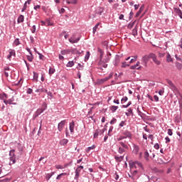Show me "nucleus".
<instances>
[{
    "mask_svg": "<svg viewBox=\"0 0 182 182\" xmlns=\"http://www.w3.org/2000/svg\"><path fill=\"white\" fill-rule=\"evenodd\" d=\"M126 66H130V65L127 64V62H123L122 63V68H126Z\"/></svg>",
    "mask_w": 182,
    "mask_h": 182,
    "instance_id": "nucleus-47",
    "label": "nucleus"
},
{
    "mask_svg": "<svg viewBox=\"0 0 182 182\" xmlns=\"http://www.w3.org/2000/svg\"><path fill=\"white\" fill-rule=\"evenodd\" d=\"M43 112H45V109L43 108L38 109L36 112V114L38 116H39V114L43 113Z\"/></svg>",
    "mask_w": 182,
    "mask_h": 182,
    "instance_id": "nucleus-31",
    "label": "nucleus"
},
{
    "mask_svg": "<svg viewBox=\"0 0 182 182\" xmlns=\"http://www.w3.org/2000/svg\"><path fill=\"white\" fill-rule=\"evenodd\" d=\"M95 145H92V146H89L87 149V152L89 153V151H90V150H95Z\"/></svg>",
    "mask_w": 182,
    "mask_h": 182,
    "instance_id": "nucleus-40",
    "label": "nucleus"
},
{
    "mask_svg": "<svg viewBox=\"0 0 182 182\" xmlns=\"http://www.w3.org/2000/svg\"><path fill=\"white\" fill-rule=\"evenodd\" d=\"M166 82H167L169 87L173 84V82L170 80H166Z\"/></svg>",
    "mask_w": 182,
    "mask_h": 182,
    "instance_id": "nucleus-52",
    "label": "nucleus"
},
{
    "mask_svg": "<svg viewBox=\"0 0 182 182\" xmlns=\"http://www.w3.org/2000/svg\"><path fill=\"white\" fill-rule=\"evenodd\" d=\"M80 39L79 38H74L73 37H71L70 38H69V42H70V43H77L79 42Z\"/></svg>",
    "mask_w": 182,
    "mask_h": 182,
    "instance_id": "nucleus-14",
    "label": "nucleus"
},
{
    "mask_svg": "<svg viewBox=\"0 0 182 182\" xmlns=\"http://www.w3.org/2000/svg\"><path fill=\"white\" fill-rule=\"evenodd\" d=\"M123 139H125L124 136H119V138L117 139L118 141H120V140H123Z\"/></svg>",
    "mask_w": 182,
    "mask_h": 182,
    "instance_id": "nucleus-62",
    "label": "nucleus"
},
{
    "mask_svg": "<svg viewBox=\"0 0 182 182\" xmlns=\"http://www.w3.org/2000/svg\"><path fill=\"white\" fill-rule=\"evenodd\" d=\"M100 25V23H97L95 25V26L93 27V28H92V30H93V31H92L93 33H96V31H97V28H99Z\"/></svg>",
    "mask_w": 182,
    "mask_h": 182,
    "instance_id": "nucleus-25",
    "label": "nucleus"
},
{
    "mask_svg": "<svg viewBox=\"0 0 182 182\" xmlns=\"http://www.w3.org/2000/svg\"><path fill=\"white\" fill-rule=\"evenodd\" d=\"M134 65H135V68H139L140 67V62L138 61Z\"/></svg>",
    "mask_w": 182,
    "mask_h": 182,
    "instance_id": "nucleus-64",
    "label": "nucleus"
},
{
    "mask_svg": "<svg viewBox=\"0 0 182 182\" xmlns=\"http://www.w3.org/2000/svg\"><path fill=\"white\" fill-rule=\"evenodd\" d=\"M118 152L119 153V154H123V153H124V149L119 147Z\"/></svg>",
    "mask_w": 182,
    "mask_h": 182,
    "instance_id": "nucleus-39",
    "label": "nucleus"
},
{
    "mask_svg": "<svg viewBox=\"0 0 182 182\" xmlns=\"http://www.w3.org/2000/svg\"><path fill=\"white\" fill-rule=\"evenodd\" d=\"M131 173L132 174V177H136V176H137V173H139V170L134 169V170L131 171Z\"/></svg>",
    "mask_w": 182,
    "mask_h": 182,
    "instance_id": "nucleus-23",
    "label": "nucleus"
},
{
    "mask_svg": "<svg viewBox=\"0 0 182 182\" xmlns=\"http://www.w3.org/2000/svg\"><path fill=\"white\" fill-rule=\"evenodd\" d=\"M170 89H171V90H173V92H178V90L177 89V87H176V85L173 84H172L171 85V87H169Z\"/></svg>",
    "mask_w": 182,
    "mask_h": 182,
    "instance_id": "nucleus-21",
    "label": "nucleus"
},
{
    "mask_svg": "<svg viewBox=\"0 0 182 182\" xmlns=\"http://www.w3.org/2000/svg\"><path fill=\"white\" fill-rule=\"evenodd\" d=\"M130 170H136V168H143V165L139 161L130 162L129 163Z\"/></svg>",
    "mask_w": 182,
    "mask_h": 182,
    "instance_id": "nucleus-3",
    "label": "nucleus"
},
{
    "mask_svg": "<svg viewBox=\"0 0 182 182\" xmlns=\"http://www.w3.org/2000/svg\"><path fill=\"white\" fill-rule=\"evenodd\" d=\"M14 45L15 46H18V45H20L21 43L19 42V40L18 38H16L15 41H14Z\"/></svg>",
    "mask_w": 182,
    "mask_h": 182,
    "instance_id": "nucleus-42",
    "label": "nucleus"
},
{
    "mask_svg": "<svg viewBox=\"0 0 182 182\" xmlns=\"http://www.w3.org/2000/svg\"><path fill=\"white\" fill-rule=\"evenodd\" d=\"M103 11H104L103 8L100 7L98 8V11H97V14L98 15H102V14H103Z\"/></svg>",
    "mask_w": 182,
    "mask_h": 182,
    "instance_id": "nucleus-33",
    "label": "nucleus"
},
{
    "mask_svg": "<svg viewBox=\"0 0 182 182\" xmlns=\"http://www.w3.org/2000/svg\"><path fill=\"white\" fill-rule=\"evenodd\" d=\"M89 58H90V52L87 51L85 56V60H89Z\"/></svg>",
    "mask_w": 182,
    "mask_h": 182,
    "instance_id": "nucleus-34",
    "label": "nucleus"
},
{
    "mask_svg": "<svg viewBox=\"0 0 182 182\" xmlns=\"http://www.w3.org/2000/svg\"><path fill=\"white\" fill-rule=\"evenodd\" d=\"M67 68H72L73 66H75V62L74 61H69L67 65Z\"/></svg>",
    "mask_w": 182,
    "mask_h": 182,
    "instance_id": "nucleus-22",
    "label": "nucleus"
},
{
    "mask_svg": "<svg viewBox=\"0 0 182 182\" xmlns=\"http://www.w3.org/2000/svg\"><path fill=\"white\" fill-rule=\"evenodd\" d=\"M48 107V105L46 103H43L42 105V109H43L44 110H46V108Z\"/></svg>",
    "mask_w": 182,
    "mask_h": 182,
    "instance_id": "nucleus-53",
    "label": "nucleus"
},
{
    "mask_svg": "<svg viewBox=\"0 0 182 182\" xmlns=\"http://www.w3.org/2000/svg\"><path fill=\"white\" fill-rule=\"evenodd\" d=\"M32 33H35L36 32V26H33L31 29Z\"/></svg>",
    "mask_w": 182,
    "mask_h": 182,
    "instance_id": "nucleus-51",
    "label": "nucleus"
},
{
    "mask_svg": "<svg viewBox=\"0 0 182 182\" xmlns=\"http://www.w3.org/2000/svg\"><path fill=\"white\" fill-rule=\"evenodd\" d=\"M68 143H69V140H68L67 139H63L60 141V146H66L68 144Z\"/></svg>",
    "mask_w": 182,
    "mask_h": 182,
    "instance_id": "nucleus-11",
    "label": "nucleus"
},
{
    "mask_svg": "<svg viewBox=\"0 0 182 182\" xmlns=\"http://www.w3.org/2000/svg\"><path fill=\"white\" fill-rule=\"evenodd\" d=\"M133 26H134V21L132 22V23H129L128 24V28H129V29H132V28H133Z\"/></svg>",
    "mask_w": 182,
    "mask_h": 182,
    "instance_id": "nucleus-43",
    "label": "nucleus"
},
{
    "mask_svg": "<svg viewBox=\"0 0 182 182\" xmlns=\"http://www.w3.org/2000/svg\"><path fill=\"white\" fill-rule=\"evenodd\" d=\"M158 55H159V58H164V56H166V53H159Z\"/></svg>",
    "mask_w": 182,
    "mask_h": 182,
    "instance_id": "nucleus-45",
    "label": "nucleus"
},
{
    "mask_svg": "<svg viewBox=\"0 0 182 182\" xmlns=\"http://www.w3.org/2000/svg\"><path fill=\"white\" fill-rule=\"evenodd\" d=\"M14 102H15V99L12 97L9 100H4V103H5V105H16V103H14Z\"/></svg>",
    "mask_w": 182,
    "mask_h": 182,
    "instance_id": "nucleus-6",
    "label": "nucleus"
},
{
    "mask_svg": "<svg viewBox=\"0 0 182 182\" xmlns=\"http://www.w3.org/2000/svg\"><path fill=\"white\" fill-rule=\"evenodd\" d=\"M9 72H11L9 67H6L4 69V75L6 77H8L9 76Z\"/></svg>",
    "mask_w": 182,
    "mask_h": 182,
    "instance_id": "nucleus-15",
    "label": "nucleus"
},
{
    "mask_svg": "<svg viewBox=\"0 0 182 182\" xmlns=\"http://www.w3.org/2000/svg\"><path fill=\"white\" fill-rule=\"evenodd\" d=\"M65 167L62 166L61 165H55V168H57L58 170H60L64 168Z\"/></svg>",
    "mask_w": 182,
    "mask_h": 182,
    "instance_id": "nucleus-50",
    "label": "nucleus"
},
{
    "mask_svg": "<svg viewBox=\"0 0 182 182\" xmlns=\"http://www.w3.org/2000/svg\"><path fill=\"white\" fill-rule=\"evenodd\" d=\"M166 61L168 63L173 62V58H171V55H170V53H167Z\"/></svg>",
    "mask_w": 182,
    "mask_h": 182,
    "instance_id": "nucleus-12",
    "label": "nucleus"
},
{
    "mask_svg": "<svg viewBox=\"0 0 182 182\" xmlns=\"http://www.w3.org/2000/svg\"><path fill=\"white\" fill-rule=\"evenodd\" d=\"M52 25H53V23H51L50 21L49 20L46 21V26H52Z\"/></svg>",
    "mask_w": 182,
    "mask_h": 182,
    "instance_id": "nucleus-37",
    "label": "nucleus"
},
{
    "mask_svg": "<svg viewBox=\"0 0 182 182\" xmlns=\"http://www.w3.org/2000/svg\"><path fill=\"white\" fill-rule=\"evenodd\" d=\"M25 16H23V15H20L17 20L18 23H21L22 22H23Z\"/></svg>",
    "mask_w": 182,
    "mask_h": 182,
    "instance_id": "nucleus-16",
    "label": "nucleus"
},
{
    "mask_svg": "<svg viewBox=\"0 0 182 182\" xmlns=\"http://www.w3.org/2000/svg\"><path fill=\"white\" fill-rule=\"evenodd\" d=\"M70 133H73L75 132V122L72 121L70 124Z\"/></svg>",
    "mask_w": 182,
    "mask_h": 182,
    "instance_id": "nucleus-9",
    "label": "nucleus"
},
{
    "mask_svg": "<svg viewBox=\"0 0 182 182\" xmlns=\"http://www.w3.org/2000/svg\"><path fill=\"white\" fill-rule=\"evenodd\" d=\"M70 4H72L73 5H76V4H77V0H70Z\"/></svg>",
    "mask_w": 182,
    "mask_h": 182,
    "instance_id": "nucleus-48",
    "label": "nucleus"
},
{
    "mask_svg": "<svg viewBox=\"0 0 182 182\" xmlns=\"http://www.w3.org/2000/svg\"><path fill=\"white\" fill-rule=\"evenodd\" d=\"M150 59H152L155 65H157L158 66L161 65V61L157 58V55H156L154 53H150L148 55H144L141 58V60L144 62V63H145V66H147V63L150 60Z\"/></svg>",
    "mask_w": 182,
    "mask_h": 182,
    "instance_id": "nucleus-1",
    "label": "nucleus"
},
{
    "mask_svg": "<svg viewBox=\"0 0 182 182\" xmlns=\"http://www.w3.org/2000/svg\"><path fill=\"white\" fill-rule=\"evenodd\" d=\"M0 99L1 100H4V102L5 100H6V99H8V95L5 93L0 94Z\"/></svg>",
    "mask_w": 182,
    "mask_h": 182,
    "instance_id": "nucleus-18",
    "label": "nucleus"
},
{
    "mask_svg": "<svg viewBox=\"0 0 182 182\" xmlns=\"http://www.w3.org/2000/svg\"><path fill=\"white\" fill-rule=\"evenodd\" d=\"M154 149H156V150H159L160 149V145H159V144H155Z\"/></svg>",
    "mask_w": 182,
    "mask_h": 182,
    "instance_id": "nucleus-60",
    "label": "nucleus"
},
{
    "mask_svg": "<svg viewBox=\"0 0 182 182\" xmlns=\"http://www.w3.org/2000/svg\"><path fill=\"white\" fill-rule=\"evenodd\" d=\"M114 179H115L116 181L119 180V176L117 175V173H115V174L114 175Z\"/></svg>",
    "mask_w": 182,
    "mask_h": 182,
    "instance_id": "nucleus-63",
    "label": "nucleus"
},
{
    "mask_svg": "<svg viewBox=\"0 0 182 182\" xmlns=\"http://www.w3.org/2000/svg\"><path fill=\"white\" fill-rule=\"evenodd\" d=\"M110 56H112V54H110V53L107 54L106 59L105 60V63H107V62H109V60H110Z\"/></svg>",
    "mask_w": 182,
    "mask_h": 182,
    "instance_id": "nucleus-30",
    "label": "nucleus"
},
{
    "mask_svg": "<svg viewBox=\"0 0 182 182\" xmlns=\"http://www.w3.org/2000/svg\"><path fill=\"white\" fill-rule=\"evenodd\" d=\"M154 102H159V97L157 95L154 96Z\"/></svg>",
    "mask_w": 182,
    "mask_h": 182,
    "instance_id": "nucleus-61",
    "label": "nucleus"
},
{
    "mask_svg": "<svg viewBox=\"0 0 182 182\" xmlns=\"http://www.w3.org/2000/svg\"><path fill=\"white\" fill-rule=\"evenodd\" d=\"M16 163V156L15 155V150L12 149L9 152V165L15 164Z\"/></svg>",
    "mask_w": 182,
    "mask_h": 182,
    "instance_id": "nucleus-2",
    "label": "nucleus"
},
{
    "mask_svg": "<svg viewBox=\"0 0 182 182\" xmlns=\"http://www.w3.org/2000/svg\"><path fill=\"white\" fill-rule=\"evenodd\" d=\"M100 65H101V66L102 68H107V64H105L103 61L100 60Z\"/></svg>",
    "mask_w": 182,
    "mask_h": 182,
    "instance_id": "nucleus-38",
    "label": "nucleus"
},
{
    "mask_svg": "<svg viewBox=\"0 0 182 182\" xmlns=\"http://www.w3.org/2000/svg\"><path fill=\"white\" fill-rule=\"evenodd\" d=\"M174 12L175 14H176V15H178V16L181 18V19H182V12L181 10H180V9L174 8Z\"/></svg>",
    "mask_w": 182,
    "mask_h": 182,
    "instance_id": "nucleus-8",
    "label": "nucleus"
},
{
    "mask_svg": "<svg viewBox=\"0 0 182 182\" xmlns=\"http://www.w3.org/2000/svg\"><path fill=\"white\" fill-rule=\"evenodd\" d=\"M130 69H132V70H134V69H136L137 70H140L141 69V66L136 68V65H134L130 67Z\"/></svg>",
    "mask_w": 182,
    "mask_h": 182,
    "instance_id": "nucleus-28",
    "label": "nucleus"
},
{
    "mask_svg": "<svg viewBox=\"0 0 182 182\" xmlns=\"http://www.w3.org/2000/svg\"><path fill=\"white\" fill-rule=\"evenodd\" d=\"M65 124H66V120L61 121L58 125V130L62 132V130H63V127H65Z\"/></svg>",
    "mask_w": 182,
    "mask_h": 182,
    "instance_id": "nucleus-5",
    "label": "nucleus"
},
{
    "mask_svg": "<svg viewBox=\"0 0 182 182\" xmlns=\"http://www.w3.org/2000/svg\"><path fill=\"white\" fill-rule=\"evenodd\" d=\"M119 144H121V146L123 147V149H126L127 150V149H129V146H127L126 145V144H124V142H123V141L119 142Z\"/></svg>",
    "mask_w": 182,
    "mask_h": 182,
    "instance_id": "nucleus-36",
    "label": "nucleus"
},
{
    "mask_svg": "<svg viewBox=\"0 0 182 182\" xmlns=\"http://www.w3.org/2000/svg\"><path fill=\"white\" fill-rule=\"evenodd\" d=\"M132 35L134 36H137V26L134 27V28L132 30Z\"/></svg>",
    "mask_w": 182,
    "mask_h": 182,
    "instance_id": "nucleus-29",
    "label": "nucleus"
},
{
    "mask_svg": "<svg viewBox=\"0 0 182 182\" xmlns=\"http://www.w3.org/2000/svg\"><path fill=\"white\" fill-rule=\"evenodd\" d=\"M79 176H80V173H75V180H77H77H79Z\"/></svg>",
    "mask_w": 182,
    "mask_h": 182,
    "instance_id": "nucleus-54",
    "label": "nucleus"
},
{
    "mask_svg": "<svg viewBox=\"0 0 182 182\" xmlns=\"http://www.w3.org/2000/svg\"><path fill=\"white\" fill-rule=\"evenodd\" d=\"M63 176H69V173H62L59 174L56 177V180H60V178H62V177H63Z\"/></svg>",
    "mask_w": 182,
    "mask_h": 182,
    "instance_id": "nucleus-19",
    "label": "nucleus"
},
{
    "mask_svg": "<svg viewBox=\"0 0 182 182\" xmlns=\"http://www.w3.org/2000/svg\"><path fill=\"white\" fill-rule=\"evenodd\" d=\"M72 53L73 55H80V51L77 50L76 48H73L70 50V53Z\"/></svg>",
    "mask_w": 182,
    "mask_h": 182,
    "instance_id": "nucleus-10",
    "label": "nucleus"
},
{
    "mask_svg": "<svg viewBox=\"0 0 182 182\" xmlns=\"http://www.w3.org/2000/svg\"><path fill=\"white\" fill-rule=\"evenodd\" d=\"M117 122V119L116 118H113L112 120L110 122V124H114Z\"/></svg>",
    "mask_w": 182,
    "mask_h": 182,
    "instance_id": "nucleus-55",
    "label": "nucleus"
},
{
    "mask_svg": "<svg viewBox=\"0 0 182 182\" xmlns=\"http://www.w3.org/2000/svg\"><path fill=\"white\" fill-rule=\"evenodd\" d=\"M26 8H28V6L26 5V4H24V6L21 10V12H25Z\"/></svg>",
    "mask_w": 182,
    "mask_h": 182,
    "instance_id": "nucleus-56",
    "label": "nucleus"
},
{
    "mask_svg": "<svg viewBox=\"0 0 182 182\" xmlns=\"http://www.w3.org/2000/svg\"><path fill=\"white\" fill-rule=\"evenodd\" d=\"M159 95H160V96H163V95H164V88L159 91Z\"/></svg>",
    "mask_w": 182,
    "mask_h": 182,
    "instance_id": "nucleus-49",
    "label": "nucleus"
},
{
    "mask_svg": "<svg viewBox=\"0 0 182 182\" xmlns=\"http://www.w3.org/2000/svg\"><path fill=\"white\" fill-rule=\"evenodd\" d=\"M117 109H119L118 106L112 105L110 107V110L112 113H114V112H116V110H117Z\"/></svg>",
    "mask_w": 182,
    "mask_h": 182,
    "instance_id": "nucleus-20",
    "label": "nucleus"
},
{
    "mask_svg": "<svg viewBox=\"0 0 182 182\" xmlns=\"http://www.w3.org/2000/svg\"><path fill=\"white\" fill-rule=\"evenodd\" d=\"M61 55H69L70 53V50H63L60 52Z\"/></svg>",
    "mask_w": 182,
    "mask_h": 182,
    "instance_id": "nucleus-24",
    "label": "nucleus"
},
{
    "mask_svg": "<svg viewBox=\"0 0 182 182\" xmlns=\"http://www.w3.org/2000/svg\"><path fill=\"white\" fill-rule=\"evenodd\" d=\"M38 73L33 72V80H34V82H38Z\"/></svg>",
    "mask_w": 182,
    "mask_h": 182,
    "instance_id": "nucleus-32",
    "label": "nucleus"
},
{
    "mask_svg": "<svg viewBox=\"0 0 182 182\" xmlns=\"http://www.w3.org/2000/svg\"><path fill=\"white\" fill-rule=\"evenodd\" d=\"M55 73V68H50L49 69V75H53Z\"/></svg>",
    "mask_w": 182,
    "mask_h": 182,
    "instance_id": "nucleus-41",
    "label": "nucleus"
},
{
    "mask_svg": "<svg viewBox=\"0 0 182 182\" xmlns=\"http://www.w3.org/2000/svg\"><path fill=\"white\" fill-rule=\"evenodd\" d=\"M149 152L145 151L144 157L146 160V161H149Z\"/></svg>",
    "mask_w": 182,
    "mask_h": 182,
    "instance_id": "nucleus-35",
    "label": "nucleus"
},
{
    "mask_svg": "<svg viewBox=\"0 0 182 182\" xmlns=\"http://www.w3.org/2000/svg\"><path fill=\"white\" fill-rule=\"evenodd\" d=\"M124 157V156H115V159L117 160V161H123Z\"/></svg>",
    "mask_w": 182,
    "mask_h": 182,
    "instance_id": "nucleus-26",
    "label": "nucleus"
},
{
    "mask_svg": "<svg viewBox=\"0 0 182 182\" xmlns=\"http://www.w3.org/2000/svg\"><path fill=\"white\" fill-rule=\"evenodd\" d=\"M139 150H140V148L139 147V146H135L134 151H135L136 154H137V153H139Z\"/></svg>",
    "mask_w": 182,
    "mask_h": 182,
    "instance_id": "nucleus-44",
    "label": "nucleus"
},
{
    "mask_svg": "<svg viewBox=\"0 0 182 182\" xmlns=\"http://www.w3.org/2000/svg\"><path fill=\"white\" fill-rule=\"evenodd\" d=\"M143 11H144V5H142L139 10L138 11V12L136 14V17H139V16L143 12Z\"/></svg>",
    "mask_w": 182,
    "mask_h": 182,
    "instance_id": "nucleus-13",
    "label": "nucleus"
},
{
    "mask_svg": "<svg viewBox=\"0 0 182 182\" xmlns=\"http://www.w3.org/2000/svg\"><path fill=\"white\" fill-rule=\"evenodd\" d=\"M15 50H10L9 52V55H7V59H9V60H11V58H12V56H15Z\"/></svg>",
    "mask_w": 182,
    "mask_h": 182,
    "instance_id": "nucleus-7",
    "label": "nucleus"
},
{
    "mask_svg": "<svg viewBox=\"0 0 182 182\" xmlns=\"http://www.w3.org/2000/svg\"><path fill=\"white\" fill-rule=\"evenodd\" d=\"M113 75H114V73H111L108 77H106L105 78H101L97 80L98 85H103V83L107 82L108 80H110L112 77H113Z\"/></svg>",
    "mask_w": 182,
    "mask_h": 182,
    "instance_id": "nucleus-4",
    "label": "nucleus"
},
{
    "mask_svg": "<svg viewBox=\"0 0 182 182\" xmlns=\"http://www.w3.org/2000/svg\"><path fill=\"white\" fill-rule=\"evenodd\" d=\"M124 139H127V137L128 139H132V134H130V132H125L124 133Z\"/></svg>",
    "mask_w": 182,
    "mask_h": 182,
    "instance_id": "nucleus-17",
    "label": "nucleus"
},
{
    "mask_svg": "<svg viewBox=\"0 0 182 182\" xmlns=\"http://www.w3.org/2000/svg\"><path fill=\"white\" fill-rule=\"evenodd\" d=\"M99 136V132L96 131L94 134V139H97V137Z\"/></svg>",
    "mask_w": 182,
    "mask_h": 182,
    "instance_id": "nucleus-59",
    "label": "nucleus"
},
{
    "mask_svg": "<svg viewBox=\"0 0 182 182\" xmlns=\"http://www.w3.org/2000/svg\"><path fill=\"white\" fill-rule=\"evenodd\" d=\"M27 59L29 62H32V60H33V56L32 55V53H30V55H27Z\"/></svg>",
    "mask_w": 182,
    "mask_h": 182,
    "instance_id": "nucleus-27",
    "label": "nucleus"
},
{
    "mask_svg": "<svg viewBox=\"0 0 182 182\" xmlns=\"http://www.w3.org/2000/svg\"><path fill=\"white\" fill-rule=\"evenodd\" d=\"M125 102H127V97H124L122 99V103H125Z\"/></svg>",
    "mask_w": 182,
    "mask_h": 182,
    "instance_id": "nucleus-57",
    "label": "nucleus"
},
{
    "mask_svg": "<svg viewBox=\"0 0 182 182\" xmlns=\"http://www.w3.org/2000/svg\"><path fill=\"white\" fill-rule=\"evenodd\" d=\"M167 132H168V136H173V129H168Z\"/></svg>",
    "mask_w": 182,
    "mask_h": 182,
    "instance_id": "nucleus-46",
    "label": "nucleus"
},
{
    "mask_svg": "<svg viewBox=\"0 0 182 182\" xmlns=\"http://www.w3.org/2000/svg\"><path fill=\"white\" fill-rule=\"evenodd\" d=\"M32 92H33V90L31 89V88H28V89L27 90V91H26V92H27L28 95L32 94Z\"/></svg>",
    "mask_w": 182,
    "mask_h": 182,
    "instance_id": "nucleus-58",
    "label": "nucleus"
}]
</instances>
